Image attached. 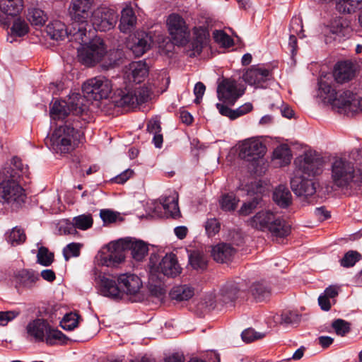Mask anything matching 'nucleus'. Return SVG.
<instances>
[{
    "label": "nucleus",
    "instance_id": "f257e3e1",
    "mask_svg": "<svg viewBox=\"0 0 362 362\" xmlns=\"http://www.w3.org/2000/svg\"><path fill=\"white\" fill-rule=\"evenodd\" d=\"M84 98L78 94L69 95L68 99L56 100L50 108L52 120L62 121L45 144L55 153L64 155L78 146L83 137V128L88 123V108Z\"/></svg>",
    "mask_w": 362,
    "mask_h": 362
},
{
    "label": "nucleus",
    "instance_id": "f03ea898",
    "mask_svg": "<svg viewBox=\"0 0 362 362\" xmlns=\"http://www.w3.org/2000/svg\"><path fill=\"white\" fill-rule=\"evenodd\" d=\"M92 4V0H71L70 11L74 20L71 39L78 42L79 46L76 47L78 60L87 66H94L100 62L107 52L101 38H91L90 33L89 32L88 35L87 33L86 19L89 16Z\"/></svg>",
    "mask_w": 362,
    "mask_h": 362
},
{
    "label": "nucleus",
    "instance_id": "7ed1b4c3",
    "mask_svg": "<svg viewBox=\"0 0 362 362\" xmlns=\"http://www.w3.org/2000/svg\"><path fill=\"white\" fill-rule=\"evenodd\" d=\"M27 167L22 161L13 157L0 170V202L12 209H17L25 202V190L21 186V178L26 175Z\"/></svg>",
    "mask_w": 362,
    "mask_h": 362
},
{
    "label": "nucleus",
    "instance_id": "20e7f679",
    "mask_svg": "<svg viewBox=\"0 0 362 362\" xmlns=\"http://www.w3.org/2000/svg\"><path fill=\"white\" fill-rule=\"evenodd\" d=\"M108 252L98 255L96 257L99 265L106 267H117L125 258V251L129 250L132 258L142 261L148 253V246L142 240L132 238H122L110 243L107 245Z\"/></svg>",
    "mask_w": 362,
    "mask_h": 362
},
{
    "label": "nucleus",
    "instance_id": "39448f33",
    "mask_svg": "<svg viewBox=\"0 0 362 362\" xmlns=\"http://www.w3.org/2000/svg\"><path fill=\"white\" fill-rule=\"evenodd\" d=\"M116 281L103 275L100 276V291L104 296L113 299L122 298L124 293L135 295L142 286L140 278L133 274H122Z\"/></svg>",
    "mask_w": 362,
    "mask_h": 362
},
{
    "label": "nucleus",
    "instance_id": "423d86ee",
    "mask_svg": "<svg viewBox=\"0 0 362 362\" xmlns=\"http://www.w3.org/2000/svg\"><path fill=\"white\" fill-rule=\"evenodd\" d=\"M331 178L338 188L356 190L362 185V170L356 168L350 160L339 158L332 164Z\"/></svg>",
    "mask_w": 362,
    "mask_h": 362
},
{
    "label": "nucleus",
    "instance_id": "0eeeda50",
    "mask_svg": "<svg viewBox=\"0 0 362 362\" xmlns=\"http://www.w3.org/2000/svg\"><path fill=\"white\" fill-rule=\"evenodd\" d=\"M249 224L254 228L268 230L276 237H285L290 233V226L284 220L270 211H259L250 219Z\"/></svg>",
    "mask_w": 362,
    "mask_h": 362
},
{
    "label": "nucleus",
    "instance_id": "6e6552de",
    "mask_svg": "<svg viewBox=\"0 0 362 362\" xmlns=\"http://www.w3.org/2000/svg\"><path fill=\"white\" fill-rule=\"evenodd\" d=\"M112 89L111 81L105 76H98L86 81L83 86L82 91L83 95L79 93H72L71 95L78 94L84 98V103L88 109V100H100L107 98Z\"/></svg>",
    "mask_w": 362,
    "mask_h": 362
},
{
    "label": "nucleus",
    "instance_id": "1a4fd4ad",
    "mask_svg": "<svg viewBox=\"0 0 362 362\" xmlns=\"http://www.w3.org/2000/svg\"><path fill=\"white\" fill-rule=\"evenodd\" d=\"M294 165V175L310 177L322 173L324 160L316 152L309 151L297 157Z\"/></svg>",
    "mask_w": 362,
    "mask_h": 362
},
{
    "label": "nucleus",
    "instance_id": "9d476101",
    "mask_svg": "<svg viewBox=\"0 0 362 362\" xmlns=\"http://www.w3.org/2000/svg\"><path fill=\"white\" fill-rule=\"evenodd\" d=\"M244 92L243 86L233 78H224L217 88L219 100L230 105H233Z\"/></svg>",
    "mask_w": 362,
    "mask_h": 362
},
{
    "label": "nucleus",
    "instance_id": "9b49d317",
    "mask_svg": "<svg viewBox=\"0 0 362 362\" xmlns=\"http://www.w3.org/2000/svg\"><path fill=\"white\" fill-rule=\"evenodd\" d=\"M151 279L154 278L156 274H162L164 276L175 277L181 272V267L178 264L176 256L173 254H167L157 264L150 259Z\"/></svg>",
    "mask_w": 362,
    "mask_h": 362
},
{
    "label": "nucleus",
    "instance_id": "f8f14e48",
    "mask_svg": "<svg viewBox=\"0 0 362 362\" xmlns=\"http://www.w3.org/2000/svg\"><path fill=\"white\" fill-rule=\"evenodd\" d=\"M166 23L169 33L175 43L184 45L188 41L189 30L182 16L172 13L168 17Z\"/></svg>",
    "mask_w": 362,
    "mask_h": 362
},
{
    "label": "nucleus",
    "instance_id": "ddd939ff",
    "mask_svg": "<svg viewBox=\"0 0 362 362\" xmlns=\"http://www.w3.org/2000/svg\"><path fill=\"white\" fill-rule=\"evenodd\" d=\"M118 19V15L114 9L102 8L94 11L91 22L95 30L105 32L113 28Z\"/></svg>",
    "mask_w": 362,
    "mask_h": 362
},
{
    "label": "nucleus",
    "instance_id": "4468645a",
    "mask_svg": "<svg viewBox=\"0 0 362 362\" xmlns=\"http://www.w3.org/2000/svg\"><path fill=\"white\" fill-rule=\"evenodd\" d=\"M243 80L255 88H264L272 78V71L262 66H252L243 76Z\"/></svg>",
    "mask_w": 362,
    "mask_h": 362
},
{
    "label": "nucleus",
    "instance_id": "2eb2a0df",
    "mask_svg": "<svg viewBox=\"0 0 362 362\" xmlns=\"http://www.w3.org/2000/svg\"><path fill=\"white\" fill-rule=\"evenodd\" d=\"M240 148V156L243 158L255 163H258L266 152V147L262 142L253 138L245 140Z\"/></svg>",
    "mask_w": 362,
    "mask_h": 362
},
{
    "label": "nucleus",
    "instance_id": "dca6fc26",
    "mask_svg": "<svg viewBox=\"0 0 362 362\" xmlns=\"http://www.w3.org/2000/svg\"><path fill=\"white\" fill-rule=\"evenodd\" d=\"M23 8V0H0V25L8 29L9 16H18Z\"/></svg>",
    "mask_w": 362,
    "mask_h": 362
},
{
    "label": "nucleus",
    "instance_id": "f3484780",
    "mask_svg": "<svg viewBox=\"0 0 362 362\" xmlns=\"http://www.w3.org/2000/svg\"><path fill=\"white\" fill-rule=\"evenodd\" d=\"M336 99L341 101V106H332L337 108L339 111L344 112L346 114L354 113L358 112L360 106L359 98L350 90H337Z\"/></svg>",
    "mask_w": 362,
    "mask_h": 362
},
{
    "label": "nucleus",
    "instance_id": "a211bd4d",
    "mask_svg": "<svg viewBox=\"0 0 362 362\" xmlns=\"http://www.w3.org/2000/svg\"><path fill=\"white\" fill-rule=\"evenodd\" d=\"M148 74V68L146 62L142 61L132 62L124 71V79L129 83H140L144 81Z\"/></svg>",
    "mask_w": 362,
    "mask_h": 362
},
{
    "label": "nucleus",
    "instance_id": "6ab92c4d",
    "mask_svg": "<svg viewBox=\"0 0 362 362\" xmlns=\"http://www.w3.org/2000/svg\"><path fill=\"white\" fill-rule=\"evenodd\" d=\"M291 188L298 197H308L316 192V186L313 180L294 175L291 179Z\"/></svg>",
    "mask_w": 362,
    "mask_h": 362
},
{
    "label": "nucleus",
    "instance_id": "aec40b11",
    "mask_svg": "<svg viewBox=\"0 0 362 362\" xmlns=\"http://www.w3.org/2000/svg\"><path fill=\"white\" fill-rule=\"evenodd\" d=\"M332 81L329 78L320 77L318 80V93L317 95L322 98L325 103L330 104L332 106H341L339 99H336L337 89L332 86Z\"/></svg>",
    "mask_w": 362,
    "mask_h": 362
},
{
    "label": "nucleus",
    "instance_id": "412c9836",
    "mask_svg": "<svg viewBox=\"0 0 362 362\" xmlns=\"http://www.w3.org/2000/svg\"><path fill=\"white\" fill-rule=\"evenodd\" d=\"M40 279L39 274L32 269H21L15 276L16 287L19 293L32 289Z\"/></svg>",
    "mask_w": 362,
    "mask_h": 362
},
{
    "label": "nucleus",
    "instance_id": "4be33fe9",
    "mask_svg": "<svg viewBox=\"0 0 362 362\" xmlns=\"http://www.w3.org/2000/svg\"><path fill=\"white\" fill-rule=\"evenodd\" d=\"M71 33H74L73 23L69 28H66L64 23L59 21H54L49 23L47 28L46 32L47 35L53 40H62L65 37H69V41H76L74 39H71ZM78 44V42H77Z\"/></svg>",
    "mask_w": 362,
    "mask_h": 362
},
{
    "label": "nucleus",
    "instance_id": "5701e85b",
    "mask_svg": "<svg viewBox=\"0 0 362 362\" xmlns=\"http://www.w3.org/2000/svg\"><path fill=\"white\" fill-rule=\"evenodd\" d=\"M193 33L194 37L190 44L192 51L189 54L190 57L199 55L202 52L209 36L208 30L204 26L195 27Z\"/></svg>",
    "mask_w": 362,
    "mask_h": 362
},
{
    "label": "nucleus",
    "instance_id": "b1692460",
    "mask_svg": "<svg viewBox=\"0 0 362 362\" xmlns=\"http://www.w3.org/2000/svg\"><path fill=\"white\" fill-rule=\"evenodd\" d=\"M354 68L352 62L344 61L338 62L334 70V77L337 83H343L349 81L354 76Z\"/></svg>",
    "mask_w": 362,
    "mask_h": 362
},
{
    "label": "nucleus",
    "instance_id": "393cba45",
    "mask_svg": "<svg viewBox=\"0 0 362 362\" xmlns=\"http://www.w3.org/2000/svg\"><path fill=\"white\" fill-rule=\"evenodd\" d=\"M241 293V286L240 283L227 282L224 284L217 296L218 300L225 304L234 301Z\"/></svg>",
    "mask_w": 362,
    "mask_h": 362
},
{
    "label": "nucleus",
    "instance_id": "a878e982",
    "mask_svg": "<svg viewBox=\"0 0 362 362\" xmlns=\"http://www.w3.org/2000/svg\"><path fill=\"white\" fill-rule=\"evenodd\" d=\"M47 325L48 323L45 320L35 319L27 325L26 331L28 336L35 341H44Z\"/></svg>",
    "mask_w": 362,
    "mask_h": 362
},
{
    "label": "nucleus",
    "instance_id": "bb28decb",
    "mask_svg": "<svg viewBox=\"0 0 362 362\" xmlns=\"http://www.w3.org/2000/svg\"><path fill=\"white\" fill-rule=\"evenodd\" d=\"M136 23V16L131 7H125L121 11V18L119 29L124 33H129L133 30Z\"/></svg>",
    "mask_w": 362,
    "mask_h": 362
},
{
    "label": "nucleus",
    "instance_id": "cd10ccee",
    "mask_svg": "<svg viewBox=\"0 0 362 362\" xmlns=\"http://www.w3.org/2000/svg\"><path fill=\"white\" fill-rule=\"evenodd\" d=\"M235 250L229 244L221 243L214 246L211 250L214 259L220 263H225L231 259Z\"/></svg>",
    "mask_w": 362,
    "mask_h": 362
},
{
    "label": "nucleus",
    "instance_id": "c85d7f7f",
    "mask_svg": "<svg viewBox=\"0 0 362 362\" xmlns=\"http://www.w3.org/2000/svg\"><path fill=\"white\" fill-rule=\"evenodd\" d=\"M160 202L167 217L177 218L180 216L177 197L175 194L161 197Z\"/></svg>",
    "mask_w": 362,
    "mask_h": 362
},
{
    "label": "nucleus",
    "instance_id": "c756f323",
    "mask_svg": "<svg viewBox=\"0 0 362 362\" xmlns=\"http://www.w3.org/2000/svg\"><path fill=\"white\" fill-rule=\"evenodd\" d=\"M290 30L293 32L289 36L288 40V49L291 52L292 57H293L297 52V38L296 37V34L299 35L300 37H303L304 35L301 33H303V25L301 20L299 18H293L291 20L290 24Z\"/></svg>",
    "mask_w": 362,
    "mask_h": 362
},
{
    "label": "nucleus",
    "instance_id": "7c9ffc66",
    "mask_svg": "<svg viewBox=\"0 0 362 362\" xmlns=\"http://www.w3.org/2000/svg\"><path fill=\"white\" fill-rule=\"evenodd\" d=\"M129 86L127 85L124 90H118V98H116L115 100L117 106L133 107L138 105L136 95L134 93L133 88H130Z\"/></svg>",
    "mask_w": 362,
    "mask_h": 362
},
{
    "label": "nucleus",
    "instance_id": "2f4dec72",
    "mask_svg": "<svg viewBox=\"0 0 362 362\" xmlns=\"http://www.w3.org/2000/svg\"><path fill=\"white\" fill-rule=\"evenodd\" d=\"M327 30L329 33L336 35L335 38L337 37L339 40L342 38L349 37L351 33V28L347 22L342 18L332 21Z\"/></svg>",
    "mask_w": 362,
    "mask_h": 362
},
{
    "label": "nucleus",
    "instance_id": "473e14b6",
    "mask_svg": "<svg viewBox=\"0 0 362 362\" xmlns=\"http://www.w3.org/2000/svg\"><path fill=\"white\" fill-rule=\"evenodd\" d=\"M250 293L256 301L262 302L270 296L271 288L266 281H256L250 286Z\"/></svg>",
    "mask_w": 362,
    "mask_h": 362
},
{
    "label": "nucleus",
    "instance_id": "72a5a7b5",
    "mask_svg": "<svg viewBox=\"0 0 362 362\" xmlns=\"http://www.w3.org/2000/svg\"><path fill=\"white\" fill-rule=\"evenodd\" d=\"M274 201L281 208H287L292 201V195L284 185L277 187L273 194Z\"/></svg>",
    "mask_w": 362,
    "mask_h": 362
},
{
    "label": "nucleus",
    "instance_id": "f704fd0d",
    "mask_svg": "<svg viewBox=\"0 0 362 362\" xmlns=\"http://www.w3.org/2000/svg\"><path fill=\"white\" fill-rule=\"evenodd\" d=\"M151 44V38L147 33H139L132 47V52L136 57H140L150 48Z\"/></svg>",
    "mask_w": 362,
    "mask_h": 362
},
{
    "label": "nucleus",
    "instance_id": "c9c22d12",
    "mask_svg": "<svg viewBox=\"0 0 362 362\" xmlns=\"http://www.w3.org/2000/svg\"><path fill=\"white\" fill-rule=\"evenodd\" d=\"M291 153L287 144L278 146L273 152L274 160H278L280 166H285L291 160Z\"/></svg>",
    "mask_w": 362,
    "mask_h": 362
},
{
    "label": "nucleus",
    "instance_id": "e433bc0d",
    "mask_svg": "<svg viewBox=\"0 0 362 362\" xmlns=\"http://www.w3.org/2000/svg\"><path fill=\"white\" fill-rule=\"evenodd\" d=\"M29 32V25L26 21L21 17H16L13 22L10 30V37H21Z\"/></svg>",
    "mask_w": 362,
    "mask_h": 362
},
{
    "label": "nucleus",
    "instance_id": "4c0bfd02",
    "mask_svg": "<svg viewBox=\"0 0 362 362\" xmlns=\"http://www.w3.org/2000/svg\"><path fill=\"white\" fill-rule=\"evenodd\" d=\"M193 296L194 289L186 285L175 286L170 292L171 298L179 301L187 300Z\"/></svg>",
    "mask_w": 362,
    "mask_h": 362
},
{
    "label": "nucleus",
    "instance_id": "58836bf2",
    "mask_svg": "<svg viewBox=\"0 0 362 362\" xmlns=\"http://www.w3.org/2000/svg\"><path fill=\"white\" fill-rule=\"evenodd\" d=\"M362 8V0H339L337 9L344 13H354Z\"/></svg>",
    "mask_w": 362,
    "mask_h": 362
},
{
    "label": "nucleus",
    "instance_id": "ea45409f",
    "mask_svg": "<svg viewBox=\"0 0 362 362\" xmlns=\"http://www.w3.org/2000/svg\"><path fill=\"white\" fill-rule=\"evenodd\" d=\"M27 18L32 25L36 26L43 25L47 19L45 12L42 9L35 7L28 8Z\"/></svg>",
    "mask_w": 362,
    "mask_h": 362
},
{
    "label": "nucleus",
    "instance_id": "a19ab883",
    "mask_svg": "<svg viewBox=\"0 0 362 362\" xmlns=\"http://www.w3.org/2000/svg\"><path fill=\"white\" fill-rule=\"evenodd\" d=\"M68 339L66 336L60 330L52 329L50 326L47 325V330L45 332V340L49 345H54L57 341L65 343Z\"/></svg>",
    "mask_w": 362,
    "mask_h": 362
},
{
    "label": "nucleus",
    "instance_id": "79ce46f5",
    "mask_svg": "<svg viewBox=\"0 0 362 362\" xmlns=\"http://www.w3.org/2000/svg\"><path fill=\"white\" fill-rule=\"evenodd\" d=\"M153 278L149 279L148 291L152 297L162 302L165 298L166 291L160 281L153 283Z\"/></svg>",
    "mask_w": 362,
    "mask_h": 362
},
{
    "label": "nucleus",
    "instance_id": "37998d69",
    "mask_svg": "<svg viewBox=\"0 0 362 362\" xmlns=\"http://www.w3.org/2000/svg\"><path fill=\"white\" fill-rule=\"evenodd\" d=\"M80 316L76 313H69L66 314L60 321V326L66 331H72L78 327Z\"/></svg>",
    "mask_w": 362,
    "mask_h": 362
},
{
    "label": "nucleus",
    "instance_id": "c03bdc74",
    "mask_svg": "<svg viewBox=\"0 0 362 362\" xmlns=\"http://www.w3.org/2000/svg\"><path fill=\"white\" fill-rule=\"evenodd\" d=\"M238 200L233 193L222 195L219 204L222 210L225 211H234L237 206Z\"/></svg>",
    "mask_w": 362,
    "mask_h": 362
},
{
    "label": "nucleus",
    "instance_id": "a18cd8bd",
    "mask_svg": "<svg viewBox=\"0 0 362 362\" xmlns=\"http://www.w3.org/2000/svg\"><path fill=\"white\" fill-rule=\"evenodd\" d=\"M76 229L86 230L92 227L93 220L90 214H83L73 218Z\"/></svg>",
    "mask_w": 362,
    "mask_h": 362
},
{
    "label": "nucleus",
    "instance_id": "49530a36",
    "mask_svg": "<svg viewBox=\"0 0 362 362\" xmlns=\"http://www.w3.org/2000/svg\"><path fill=\"white\" fill-rule=\"evenodd\" d=\"M276 321L279 320L281 324L284 325H296L300 320V315L295 311H284L281 315H277Z\"/></svg>",
    "mask_w": 362,
    "mask_h": 362
},
{
    "label": "nucleus",
    "instance_id": "de8ad7c7",
    "mask_svg": "<svg viewBox=\"0 0 362 362\" xmlns=\"http://www.w3.org/2000/svg\"><path fill=\"white\" fill-rule=\"evenodd\" d=\"M37 262L42 266H49L54 260V255L45 247H40L37 255Z\"/></svg>",
    "mask_w": 362,
    "mask_h": 362
},
{
    "label": "nucleus",
    "instance_id": "09e8293b",
    "mask_svg": "<svg viewBox=\"0 0 362 362\" xmlns=\"http://www.w3.org/2000/svg\"><path fill=\"white\" fill-rule=\"evenodd\" d=\"M189 262L195 269H204L206 266V260L204 255L198 252H193L189 255Z\"/></svg>",
    "mask_w": 362,
    "mask_h": 362
},
{
    "label": "nucleus",
    "instance_id": "8fccbe9b",
    "mask_svg": "<svg viewBox=\"0 0 362 362\" xmlns=\"http://www.w3.org/2000/svg\"><path fill=\"white\" fill-rule=\"evenodd\" d=\"M332 327L334 329L336 334L339 336H344L350 332L351 325L342 319H337L332 323Z\"/></svg>",
    "mask_w": 362,
    "mask_h": 362
},
{
    "label": "nucleus",
    "instance_id": "3c124183",
    "mask_svg": "<svg viewBox=\"0 0 362 362\" xmlns=\"http://www.w3.org/2000/svg\"><path fill=\"white\" fill-rule=\"evenodd\" d=\"M25 240L24 231L19 228H13L7 237V240L12 245H16L23 243Z\"/></svg>",
    "mask_w": 362,
    "mask_h": 362
},
{
    "label": "nucleus",
    "instance_id": "603ef678",
    "mask_svg": "<svg viewBox=\"0 0 362 362\" xmlns=\"http://www.w3.org/2000/svg\"><path fill=\"white\" fill-rule=\"evenodd\" d=\"M361 257V255L356 251L350 250L347 252L341 259V265L344 267H353Z\"/></svg>",
    "mask_w": 362,
    "mask_h": 362
},
{
    "label": "nucleus",
    "instance_id": "864d4df0",
    "mask_svg": "<svg viewBox=\"0 0 362 362\" xmlns=\"http://www.w3.org/2000/svg\"><path fill=\"white\" fill-rule=\"evenodd\" d=\"M81 244L77 243H71L68 244L63 249V255L64 259L67 261L71 257H76L80 255V250Z\"/></svg>",
    "mask_w": 362,
    "mask_h": 362
},
{
    "label": "nucleus",
    "instance_id": "5fc2aeb1",
    "mask_svg": "<svg viewBox=\"0 0 362 362\" xmlns=\"http://www.w3.org/2000/svg\"><path fill=\"white\" fill-rule=\"evenodd\" d=\"M204 228L208 237H213L219 232L221 225L218 219L211 218L205 222Z\"/></svg>",
    "mask_w": 362,
    "mask_h": 362
},
{
    "label": "nucleus",
    "instance_id": "6e6d98bb",
    "mask_svg": "<svg viewBox=\"0 0 362 362\" xmlns=\"http://www.w3.org/2000/svg\"><path fill=\"white\" fill-rule=\"evenodd\" d=\"M260 200V198L255 197L251 201L244 203L239 210V214L242 216L250 214L257 208Z\"/></svg>",
    "mask_w": 362,
    "mask_h": 362
},
{
    "label": "nucleus",
    "instance_id": "4d7b16f0",
    "mask_svg": "<svg viewBox=\"0 0 362 362\" xmlns=\"http://www.w3.org/2000/svg\"><path fill=\"white\" fill-rule=\"evenodd\" d=\"M134 94L136 95L137 103L141 104L146 102L150 96L151 91L146 86H139L138 88H133Z\"/></svg>",
    "mask_w": 362,
    "mask_h": 362
},
{
    "label": "nucleus",
    "instance_id": "13d9d810",
    "mask_svg": "<svg viewBox=\"0 0 362 362\" xmlns=\"http://www.w3.org/2000/svg\"><path fill=\"white\" fill-rule=\"evenodd\" d=\"M216 42L223 47H229L233 45V40L223 30H215L213 33Z\"/></svg>",
    "mask_w": 362,
    "mask_h": 362
},
{
    "label": "nucleus",
    "instance_id": "bf43d9fd",
    "mask_svg": "<svg viewBox=\"0 0 362 362\" xmlns=\"http://www.w3.org/2000/svg\"><path fill=\"white\" fill-rule=\"evenodd\" d=\"M59 230L60 233L64 235H76L77 233L76 228L74 224L73 220L71 221L68 220H63L59 223Z\"/></svg>",
    "mask_w": 362,
    "mask_h": 362
},
{
    "label": "nucleus",
    "instance_id": "052dcab7",
    "mask_svg": "<svg viewBox=\"0 0 362 362\" xmlns=\"http://www.w3.org/2000/svg\"><path fill=\"white\" fill-rule=\"evenodd\" d=\"M119 214L110 209H102L100 212V216L105 223H112L117 221Z\"/></svg>",
    "mask_w": 362,
    "mask_h": 362
},
{
    "label": "nucleus",
    "instance_id": "680f3d73",
    "mask_svg": "<svg viewBox=\"0 0 362 362\" xmlns=\"http://www.w3.org/2000/svg\"><path fill=\"white\" fill-rule=\"evenodd\" d=\"M20 312L16 310L0 312V325H6L10 321L18 316Z\"/></svg>",
    "mask_w": 362,
    "mask_h": 362
},
{
    "label": "nucleus",
    "instance_id": "e2e57ef3",
    "mask_svg": "<svg viewBox=\"0 0 362 362\" xmlns=\"http://www.w3.org/2000/svg\"><path fill=\"white\" fill-rule=\"evenodd\" d=\"M241 337L243 340L247 343L253 341L255 339H258L262 337V335L252 328L245 329L242 334Z\"/></svg>",
    "mask_w": 362,
    "mask_h": 362
},
{
    "label": "nucleus",
    "instance_id": "0e129e2a",
    "mask_svg": "<svg viewBox=\"0 0 362 362\" xmlns=\"http://www.w3.org/2000/svg\"><path fill=\"white\" fill-rule=\"evenodd\" d=\"M206 86L202 82H197L194 88V94L196 98L194 99V103L196 104H199L201 102V100L205 93Z\"/></svg>",
    "mask_w": 362,
    "mask_h": 362
},
{
    "label": "nucleus",
    "instance_id": "69168bd1",
    "mask_svg": "<svg viewBox=\"0 0 362 362\" xmlns=\"http://www.w3.org/2000/svg\"><path fill=\"white\" fill-rule=\"evenodd\" d=\"M134 172L131 169H127L113 178V181L117 184H124L133 175Z\"/></svg>",
    "mask_w": 362,
    "mask_h": 362
},
{
    "label": "nucleus",
    "instance_id": "338daca9",
    "mask_svg": "<svg viewBox=\"0 0 362 362\" xmlns=\"http://www.w3.org/2000/svg\"><path fill=\"white\" fill-rule=\"evenodd\" d=\"M252 108V105L250 103H245L242 106L239 107L236 110H233L234 114L232 116V119H235L242 115H244L249 112Z\"/></svg>",
    "mask_w": 362,
    "mask_h": 362
},
{
    "label": "nucleus",
    "instance_id": "774afa93",
    "mask_svg": "<svg viewBox=\"0 0 362 362\" xmlns=\"http://www.w3.org/2000/svg\"><path fill=\"white\" fill-rule=\"evenodd\" d=\"M147 130L150 134L160 132V122L157 118H153L148 122Z\"/></svg>",
    "mask_w": 362,
    "mask_h": 362
}]
</instances>
